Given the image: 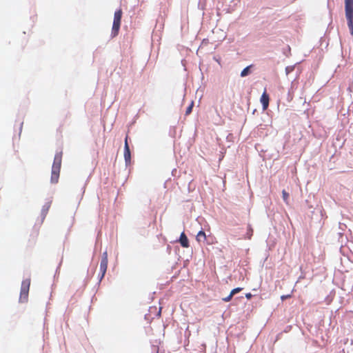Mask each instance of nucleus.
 Here are the masks:
<instances>
[{"mask_svg":"<svg viewBox=\"0 0 353 353\" xmlns=\"http://www.w3.org/2000/svg\"><path fill=\"white\" fill-rule=\"evenodd\" d=\"M252 233H253V230L252 229V228L250 226L248 227V239H250L251 238V236L252 235Z\"/></svg>","mask_w":353,"mask_h":353,"instance_id":"16","label":"nucleus"},{"mask_svg":"<svg viewBox=\"0 0 353 353\" xmlns=\"http://www.w3.org/2000/svg\"><path fill=\"white\" fill-rule=\"evenodd\" d=\"M270 97L267 94L266 90L263 92L261 97V103L263 105V109L265 110L268 108Z\"/></svg>","mask_w":353,"mask_h":353,"instance_id":"8","label":"nucleus"},{"mask_svg":"<svg viewBox=\"0 0 353 353\" xmlns=\"http://www.w3.org/2000/svg\"><path fill=\"white\" fill-rule=\"evenodd\" d=\"M108 253H107V252H104L102 254V258H101V261L100 263V272L101 273V279H102L104 276V275L106 272V270L108 268Z\"/></svg>","mask_w":353,"mask_h":353,"instance_id":"5","label":"nucleus"},{"mask_svg":"<svg viewBox=\"0 0 353 353\" xmlns=\"http://www.w3.org/2000/svg\"><path fill=\"white\" fill-rule=\"evenodd\" d=\"M194 103L192 102L190 105L186 108L185 110V115H188L192 112V108H193Z\"/></svg>","mask_w":353,"mask_h":353,"instance_id":"13","label":"nucleus"},{"mask_svg":"<svg viewBox=\"0 0 353 353\" xmlns=\"http://www.w3.org/2000/svg\"><path fill=\"white\" fill-rule=\"evenodd\" d=\"M51 202H46L42 207L41 212V220L39 221V224L41 225L46 219V216L50 208Z\"/></svg>","mask_w":353,"mask_h":353,"instance_id":"7","label":"nucleus"},{"mask_svg":"<svg viewBox=\"0 0 353 353\" xmlns=\"http://www.w3.org/2000/svg\"><path fill=\"white\" fill-rule=\"evenodd\" d=\"M232 296H233V295H232V294L230 293V294L228 296L223 298L222 300L224 302H229L232 300Z\"/></svg>","mask_w":353,"mask_h":353,"instance_id":"15","label":"nucleus"},{"mask_svg":"<svg viewBox=\"0 0 353 353\" xmlns=\"http://www.w3.org/2000/svg\"><path fill=\"white\" fill-rule=\"evenodd\" d=\"M122 14L123 12L121 9L116 10L114 14V20L111 32L112 37H115L119 34L121 26Z\"/></svg>","mask_w":353,"mask_h":353,"instance_id":"3","label":"nucleus"},{"mask_svg":"<svg viewBox=\"0 0 353 353\" xmlns=\"http://www.w3.org/2000/svg\"><path fill=\"white\" fill-rule=\"evenodd\" d=\"M196 239L198 242H203L206 240V235L204 231L201 230L198 232Z\"/></svg>","mask_w":353,"mask_h":353,"instance_id":"10","label":"nucleus"},{"mask_svg":"<svg viewBox=\"0 0 353 353\" xmlns=\"http://www.w3.org/2000/svg\"><path fill=\"white\" fill-rule=\"evenodd\" d=\"M242 290H243V288H236L233 289V290L230 292V293L232 294V295H233V296H234V294H237V293L240 292Z\"/></svg>","mask_w":353,"mask_h":353,"instance_id":"14","label":"nucleus"},{"mask_svg":"<svg viewBox=\"0 0 353 353\" xmlns=\"http://www.w3.org/2000/svg\"><path fill=\"white\" fill-rule=\"evenodd\" d=\"M62 152H57L54 158L53 164L52 166V173H51V181L52 183H57L59 178V174H60V170L61 166V161H62Z\"/></svg>","mask_w":353,"mask_h":353,"instance_id":"1","label":"nucleus"},{"mask_svg":"<svg viewBox=\"0 0 353 353\" xmlns=\"http://www.w3.org/2000/svg\"><path fill=\"white\" fill-rule=\"evenodd\" d=\"M128 136L126 135L125 139V145H124V159L126 163H128L130 162L131 160V154L130 148L128 143Z\"/></svg>","mask_w":353,"mask_h":353,"instance_id":"6","label":"nucleus"},{"mask_svg":"<svg viewBox=\"0 0 353 353\" xmlns=\"http://www.w3.org/2000/svg\"><path fill=\"white\" fill-rule=\"evenodd\" d=\"M179 242L183 248H188L190 246L188 239L184 232L181 234Z\"/></svg>","mask_w":353,"mask_h":353,"instance_id":"9","label":"nucleus"},{"mask_svg":"<svg viewBox=\"0 0 353 353\" xmlns=\"http://www.w3.org/2000/svg\"><path fill=\"white\" fill-rule=\"evenodd\" d=\"M252 67V65H248L241 72V77H244L248 75L250 72V69Z\"/></svg>","mask_w":353,"mask_h":353,"instance_id":"11","label":"nucleus"},{"mask_svg":"<svg viewBox=\"0 0 353 353\" xmlns=\"http://www.w3.org/2000/svg\"><path fill=\"white\" fill-rule=\"evenodd\" d=\"M291 297V295L290 294H287V295H282L281 296V299L283 301L286 299H288V298H290Z\"/></svg>","mask_w":353,"mask_h":353,"instance_id":"17","label":"nucleus"},{"mask_svg":"<svg viewBox=\"0 0 353 353\" xmlns=\"http://www.w3.org/2000/svg\"><path fill=\"white\" fill-rule=\"evenodd\" d=\"M161 313V307H160L159 311L158 312V316H160Z\"/></svg>","mask_w":353,"mask_h":353,"instance_id":"19","label":"nucleus"},{"mask_svg":"<svg viewBox=\"0 0 353 353\" xmlns=\"http://www.w3.org/2000/svg\"><path fill=\"white\" fill-rule=\"evenodd\" d=\"M282 197L284 202L288 205L289 204V194L285 190L282 191Z\"/></svg>","mask_w":353,"mask_h":353,"instance_id":"12","label":"nucleus"},{"mask_svg":"<svg viewBox=\"0 0 353 353\" xmlns=\"http://www.w3.org/2000/svg\"><path fill=\"white\" fill-rule=\"evenodd\" d=\"M252 296V294L251 293H247L245 294V297L248 299H251V297Z\"/></svg>","mask_w":353,"mask_h":353,"instance_id":"18","label":"nucleus"},{"mask_svg":"<svg viewBox=\"0 0 353 353\" xmlns=\"http://www.w3.org/2000/svg\"><path fill=\"white\" fill-rule=\"evenodd\" d=\"M345 17L350 34L353 35V0H345Z\"/></svg>","mask_w":353,"mask_h":353,"instance_id":"2","label":"nucleus"},{"mask_svg":"<svg viewBox=\"0 0 353 353\" xmlns=\"http://www.w3.org/2000/svg\"><path fill=\"white\" fill-rule=\"evenodd\" d=\"M30 286V279H26L21 283V292L19 296V301L21 302H26L28 298V293Z\"/></svg>","mask_w":353,"mask_h":353,"instance_id":"4","label":"nucleus"}]
</instances>
